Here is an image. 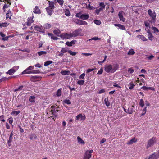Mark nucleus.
<instances>
[{
    "instance_id": "13",
    "label": "nucleus",
    "mask_w": 159,
    "mask_h": 159,
    "mask_svg": "<svg viewBox=\"0 0 159 159\" xmlns=\"http://www.w3.org/2000/svg\"><path fill=\"white\" fill-rule=\"evenodd\" d=\"M89 18V15L88 14H82L81 15L80 19L83 20H87Z\"/></svg>"
},
{
    "instance_id": "58",
    "label": "nucleus",
    "mask_w": 159,
    "mask_h": 159,
    "mask_svg": "<svg viewBox=\"0 0 159 159\" xmlns=\"http://www.w3.org/2000/svg\"><path fill=\"white\" fill-rule=\"evenodd\" d=\"M9 122L10 124H11L13 122V119L12 117H11L9 119Z\"/></svg>"
},
{
    "instance_id": "3",
    "label": "nucleus",
    "mask_w": 159,
    "mask_h": 159,
    "mask_svg": "<svg viewBox=\"0 0 159 159\" xmlns=\"http://www.w3.org/2000/svg\"><path fill=\"white\" fill-rule=\"evenodd\" d=\"M93 151L91 150L89 151H87L86 152L83 159H89L91 157V154L93 153Z\"/></svg>"
},
{
    "instance_id": "5",
    "label": "nucleus",
    "mask_w": 159,
    "mask_h": 159,
    "mask_svg": "<svg viewBox=\"0 0 159 159\" xmlns=\"http://www.w3.org/2000/svg\"><path fill=\"white\" fill-rule=\"evenodd\" d=\"M76 120H77L80 119V121H84L86 119V117L84 115H83L82 114H80L76 116Z\"/></svg>"
},
{
    "instance_id": "30",
    "label": "nucleus",
    "mask_w": 159,
    "mask_h": 159,
    "mask_svg": "<svg viewBox=\"0 0 159 159\" xmlns=\"http://www.w3.org/2000/svg\"><path fill=\"white\" fill-rule=\"evenodd\" d=\"M67 33H63L60 35L59 37L63 39H67Z\"/></svg>"
},
{
    "instance_id": "33",
    "label": "nucleus",
    "mask_w": 159,
    "mask_h": 159,
    "mask_svg": "<svg viewBox=\"0 0 159 159\" xmlns=\"http://www.w3.org/2000/svg\"><path fill=\"white\" fill-rule=\"evenodd\" d=\"M29 138L30 139L32 140L33 138L36 139L37 138V137L36 136L35 134H32L30 136Z\"/></svg>"
},
{
    "instance_id": "54",
    "label": "nucleus",
    "mask_w": 159,
    "mask_h": 159,
    "mask_svg": "<svg viewBox=\"0 0 159 159\" xmlns=\"http://www.w3.org/2000/svg\"><path fill=\"white\" fill-rule=\"evenodd\" d=\"M57 2L59 4L62 6L64 3V1L63 0H57Z\"/></svg>"
},
{
    "instance_id": "60",
    "label": "nucleus",
    "mask_w": 159,
    "mask_h": 159,
    "mask_svg": "<svg viewBox=\"0 0 159 159\" xmlns=\"http://www.w3.org/2000/svg\"><path fill=\"white\" fill-rule=\"evenodd\" d=\"M103 71V68H101L98 71V72L97 73V74L99 75L101 74L102 73Z\"/></svg>"
},
{
    "instance_id": "61",
    "label": "nucleus",
    "mask_w": 159,
    "mask_h": 159,
    "mask_svg": "<svg viewBox=\"0 0 159 159\" xmlns=\"http://www.w3.org/2000/svg\"><path fill=\"white\" fill-rule=\"evenodd\" d=\"M96 68H95L94 69L93 68V69H88L87 70V73H88L89 72H91L93 70H94L95 69H96Z\"/></svg>"
},
{
    "instance_id": "6",
    "label": "nucleus",
    "mask_w": 159,
    "mask_h": 159,
    "mask_svg": "<svg viewBox=\"0 0 159 159\" xmlns=\"http://www.w3.org/2000/svg\"><path fill=\"white\" fill-rule=\"evenodd\" d=\"M41 77L39 76H33L30 78L31 81L33 82L39 81L41 80Z\"/></svg>"
},
{
    "instance_id": "49",
    "label": "nucleus",
    "mask_w": 159,
    "mask_h": 159,
    "mask_svg": "<svg viewBox=\"0 0 159 159\" xmlns=\"http://www.w3.org/2000/svg\"><path fill=\"white\" fill-rule=\"evenodd\" d=\"M68 53L72 56H75L77 54L76 52H73L70 50H68Z\"/></svg>"
},
{
    "instance_id": "41",
    "label": "nucleus",
    "mask_w": 159,
    "mask_h": 159,
    "mask_svg": "<svg viewBox=\"0 0 159 159\" xmlns=\"http://www.w3.org/2000/svg\"><path fill=\"white\" fill-rule=\"evenodd\" d=\"M67 39H70L72 37H74V36L73 35V32L72 33H70V34H68L67 33Z\"/></svg>"
},
{
    "instance_id": "48",
    "label": "nucleus",
    "mask_w": 159,
    "mask_h": 159,
    "mask_svg": "<svg viewBox=\"0 0 159 159\" xmlns=\"http://www.w3.org/2000/svg\"><path fill=\"white\" fill-rule=\"evenodd\" d=\"M87 24V23L85 21L83 20H80V25H86Z\"/></svg>"
},
{
    "instance_id": "57",
    "label": "nucleus",
    "mask_w": 159,
    "mask_h": 159,
    "mask_svg": "<svg viewBox=\"0 0 159 159\" xmlns=\"http://www.w3.org/2000/svg\"><path fill=\"white\" fill-rule=\"evenodd\" d=\"M51 38L52 39H53L54 40H57L58 39H59V38L55 36L53 34V35H52V36H51Z\"/></svg>"
},
{
    "instance_id": "24",
    "label": "nucleus",
    "mask_w": 159,
    "mask_h": 159,
    "mask_svg": "<svg viewBox=\"0 0 159 159\" xmlns=\"http://www.w3.org/2000/svg\"><path fill=\"white\" fill-rule=\"evenodd\" d=\"M62 88H60L58 89L56 92V96L57 97H59L61 95L62 93Z\"/></svg>"
},
{
    "instance_id": "1",
    "label": "nucleus",
    "mask_w": 159,
    "mask_h": 159,
    "mask_svg": "<svg viewBox=\"0 0 159 159\" xmlns=\"http://www.w3.org/2000/svg\"><path fill=\"white\" fill-rule=\"evenodd\" d=\"M157 139L155 137H153L148 141L146 146V148L148 149L150 147H152L156 142Z\"/></svg>"
},
{
    "instance_id": "43",
    "label": "nucleus",
    "mask_w": 159,
    "mask_h": 159,
    "mask_svg": "<svg viewBox=\"0 0 159 159\" xmlns=\"http://www.w3.org/2000/svg\"><path fill=\"white\" fill-rule=\"evenodd\" d=\"M93 22L95 24L98 25H100L101 23V22L100 20H94Z\"/></svg>"
},
{
    "instance_id": "28",
    "label": "nucleus",
    "mask_w": 159,
    "mask_h": 159,
    "mask_svg": "<svg viewBox=\"0 0 159 159\" xmlns=\"http://www.w3.org/2000/svg\"><path fill=\"white\" fill-rule=\"evenodd\" d=\"M135 53V52L134 51V50L132 49H131L128 52L127 54L128 55H133Z\"/></svg>"
},
{
    "instance_id": "15",
    "label": "nucleus",
    "mask_w": 159,
    "mask_h": 159,
    "mask_svg": "<svg viewBox=\"0 0 159 159\" xmlns=\"http://www.w3.org/2000/svg\"><path fill=\"white\" fill-rule=\"evenodd\" d=\"M76 42V40H72L70 42L67 41L66 42V44L68 46H72L73 44H75V42Z\"/></svg>"
},
{
    "instance_id": "9",
    "label": "nucleus",
    "mask_w": 159,
    "mask_h": 159,
    "mask_svg": "<svg viewBox=\"0 0 159 159\" xmlns=\"http://www.w3.org/2000/svg\"><path fill=\"white\" fill-rule=\"evenodd\" d=\"M123 11L119 12L118 13V16L120 21H122L123 22H124L125 20V19L123 17Z\"/></svg>"
},
{
    "instance_id": "53",
    "label": "nucleus",
    "mask_w": 159,
    "mask_h": 159,
    "mask_svg": "<svg viewBox=\"0 0 159 159\" xmlns=\"http://www.w3.org/2000/svg\"><path fill=\"white\" fill-rule=\"evenodd\" d=\"M20 113V111H13L12 112V113L13 114L15 115H17L19 113Z\"/></svg>"
},
{
    "instance_id": "47",
    "label": "nucleus",
    "mask_w": 159,
    "mask_h": 159,
    "mask_svg": "<svg viewBox=\"0 0 159 159\" xmlns=\"http://www.w3.org/2000/svg\"><path fill=\"white\" fill-rule=\"evenodd\" d=\"M45 28L47 29H49L51 27V25L47 23L44 25Z\"/></svg>"
},
{
    "instance_id": "63",
    "label": "nucleus",
    "mask_w": 159,
    "mask_h": 159,
    "mask_svg": "<svg viewBox=\"0 0 159 159\" xmlns=\"http://www.w3.org/2000/svg\"><path fill=\"white\" fill-rule=\"evenodd\" d=\"M4 116L3 115L0 116V118L1 119L0 120L2 121L3 122H4L5 121V120L4 119Z\"/></svg>"
},
{
    "instance_id": "16",
    "label": "nucleus",
    "mask_w": 159,
    "mask_h": 159,
    "mask_svg": "<svg viewBox=\"0 0 159 159\" xmlns=\"http://www.w3.org/2000/svg\"><path fill=\"white\" fill-rule=\"evenodd\" d=\"M16 71V70L14 69V68H12L10 69L8 71L6 72V74H9L10 75H12Z\"/></svg>"
},
{
    "instance_id": "34",
    "label": "nucleus",
    "mask_w": 159,
    "mask_h": 159,
    "mask_svg": "<svg viewBox=\"0 0 159 159\" xmlns=\"http://www.w3.org/2000/svg\"><path fill=\"white\" fill-rule=\"evenodd\" d=\"M23 88V85L20 86L18 88L15 89L14 90V92H16L19 91H20L22 90V89Z\"/></svg>"
},
{
    "instance_id": "29",
    "label": "nucleus",
    "mask_w": 159,
    "mask_h": 159,
    "mask_svg": "<svg viewBox=\"0 0 159 159\" xmlns=\"http://www.w3.org/2000/svg\"><path fill=\"white\" fill-rule=\"evenodd\" d=\"M29 73H33V74H35V73H41V72H40V71L38 70H33L32 71H30Z\"/></svg>"
},
{
    "instance_id": "40",
    "label": "nucleus",
    "mask_w": 159,
    "mask_h": 159,
    "mask_svg": "<svg viewBox=\"0 0 159 159\" xmlns=\"http://www.w3.org/2000/svg\"><path fill=\"white\" fill-rule=\"evenodd\" d=\"M139 105L142 107H143L144 106V101L143 99H141L140 100V102L139 103Z\"/></svg>"
},
{
    "instance_id": "25",
    "label": "nucleus",
    "mask_w": 159,
    "mask_h": 159,
    "mask_svg": "<svg viewBox=\"0 0 159 159\" xmlns=\"http://www.w3.org/2000/svg\"><path fill=\"white\" fill-rule=\"evenodd\" d=\"M7 2V3L8 4H9L7 5L6 3H5V4L4 5L3 7V9L4 11H5V9L6 8H7L8 7H9L10 5H11V3L10 2L8 1Z\"/></svg>"
},
{
    "instance_id": "56",
    "label": "nucleus",
    "mask_w": 159,
    "mask_h": 159,
    "mask_svg": "<svg viewBox=\"0 0 159 159\" xmlns=\"http://www.w3.org/2000/svg\"><path fill=\"white\" fill-rule=\"evenodd\" d=\"M146 111H147V107H145L143 109V112L142 114H141V116H142L145 115L146 112Z\"/></svg>"
},
{
    "instance_id": "50",
    "label": "nucleus",
    "mask_w": 159,
    "mask_h": 159,
    "mask_svg": "<svg viewBox=\"0 0 159 159\" xmlns=\"http://www.w3.org/2000/svg\"><path fill=\"white\" fill-rule=\"evenodd\" d=\"M148 39L149 40H152V39L153 36L151 33L148 34Z\"/></svg>"
},
{
    "instance_id": "22",
    "label": "nucleus",
    "mask_w": 159,
    "mask_h": 159,
    "mask_svg": "<svg viewBox=\"0 0 159 159\" xmlns=\"http://www.w3.org/2000/svg\"><path fill=\"white\" fill-rule=\"evenodd\" d=\"M50 111L51 112L52 114L54 115V117L55 118L57 117L58 116V113L56 112L55 110H51Z\"/></svg>"
},
{
    "instance_id": "2",
    "label": "nucleus",
    "mask_w": 159,
    "mask_h": 159,
    "mask_svg": "<svg viewBox=\"0 0 159 159\" xmlns=\"http://www.w3.org/2000/svg\"><path fill=\"white\" fill-rule=\"evenodd\" d=\"M148 13L152 18L153 22H155L156 20V14L155 12H153L151 9H149L148 11Z\"/></svg>"
},
{
    "instance_id": "10",
    "label": "nucleus",
    "mask_w": 159,
    "mask_h": 159,
    "mask_svg": "<svg viewBox=\"0 0 159 159\" xmlns=\"http://www.w3.org/2000/svg\"><path fill=\"white\" fill-rule=\"evenodd\" d=\"M35 29L37 31H39L43 33L45 32V31L43 28L37 26H36L34 27Z\"/></svg>"
},
{
    "instance_id": "52",
    "label": "nucleus",
    "mask_w": 159,
    "mask_h": 159,
    "mask_svg": "<svg viewBox=\"0 0 159 159\" xmlns=\"http://www.w3.org/2000/svg\"><path fill=\"white\" fill-rule=\"evenodd\" d=\"M30 71H28V70H27V68L24 70V71H23L22 72L21 74H30V73H29Z\"/></svg>"
},
{
    "instance_id": "12",
    "label": "nucleus",
    "mask_w": 159,
    "mask_h": 159,
    "mask_svg": "<svg viewBox=\"0 0 159 159\" xmlns=\"http://www.w3.org/2000/svg\"><path fill=\"white\" fill-rule=\"evenodd\" d=\"M46 10L47 11V12L48 13L50 16L51 15H52V12L53 11V9H52L50 8H49V7H47L46 8Z\"/></svg>"
},
{
    "instance_id": "35",
    "label": "nucleus",
    "mask_w": 159,
    "mask_h": 159,
    "mask_svg": "<svg viewBox=\"0 0 159 159\" xmlns=\"http://www.w3.org/2000/svg\"><path fill=\"white\" fill-rule=\"evenodd\" d=\"M63 102L68 105H70L71 103V102L69 99H65L63 101Z\"/></svg>"
},
{
    "instance_id": "64",
    "label": "nucleus",
    "mask_w": 159,
    "mask_h": 159,
    "mask_svg": "<svg viewBox=\"0 0 159 159\" xmlns=\"http://www.w3.org/2000/svg\"><path fill=\"white\" fill-rule=\"evenodd\" d=\"M65 15L67 16H69L70 15V12L69 11V10H66V12Z\"/></svg>"
},
{
    "instance_id": "7",
    "label": "nucleus",
    "mask_w": 159,
    "mask_h": 159,
    "mask_svg": "<svg viewBox=\"0 0 159 159\" xmlns=\"http://www.w3.org/2000/svg\"><path fill=\"white\" fill-rule=\"evenodd\" d=\"M82 29L81 28H79L75 30L73 32L74 37L78 36L82 32Z\"/></svg>"
},
{
    "instance_id": "19",
    "label": "nucleus",
    "mask_w": 159,
    "mask_h": 159,
    "mask_svg": "<svg viewBox=\"0 0 159 159\" xmlns=\"http://www.w3.org/2000/svg\"><path fill=\"white\" fill-rule=\"evenodd\" d=\"M48 2L49 6L48 7H49V8H50L52 9H54V8L55 7L54 6V2L52 1H48Z\"/></svg>"
},
{
    "instance_id": "21",
    "label": "nucleus",
    "mask_w": 159,
    "mask_h": 159,
    "mask_svg": "<svg viewBox=\"0 0 159 159\" xmlns=\"http://www.w3.org/2000/svg\"><path fill=\"white\" fill-rule=\"evenodd\" d=\"M137 37L141 39L143 41H148V39L143 35H138Z\"/></svg>"
},
{
    "instance_id": "23",
    "label": "nucleus",
    "mask_w": 159,
    "mask_h": 159,
    "mask_svg": "<svg viewBox=\"0 0 159 159\" xmlns=\"http://www.w3.org/2000/svg\"><path fill=\"white\" fill-rule=\"evenodd\" d=\"M53 33L57 36H59L60 34L61 33V31L58 29L54 30H53Z\"/></svg>"
},
{
    "instance_id": "51",
    "label": "nucleus",
    "mask_w": 159,
    "mask_h": 159,
    "mask_svg": "<svg viewBox=\"0 0 159 159\" xmlns=\"http://www.w3.org/2000/svg\"><path fill=\"white\" fill-rule=\"evenodd\" d=\"M11 37V35L7 36L5 37H3L2 39L4 41H7L8 40V38Z\"/></svg>"
},
{
    "instance_id": "37",
    "label": "nucleus",
    "mask_w": 159,
    "mask_h": 159,
    "mask_svg": "<svg viewBox=\"0 0 159 159\" xmlns=\"http://www.w3.org/2000/svg\"><path fill=\"white\" fill-rule=\"evenodd\" d=\"M84 83V81L83 80H80L77 81V84L80 85H82Z\"/></svg>"
},
{
    "instance_id": "11",
    "label": "nucleus",
    "mask_w": 159,
    "mask_h": 159,
    "mask_svg": "<svg viewBox=\"0 0 159 159\" xmlns=\"http://www.w3.org/2000/svg\"><path fill=\"white\" fill-rule=\"evenodd\" d=\"M157 156L156 154L153 153L150 155L148 158H146L145 159H157Z\"/></svg>"
},
{
    "instance_id": "45",
    "label": "nucleus",
    "mask_w": 159,
    "mask_h": 159,
    "mask_svg": "<svg viewBox=\"0 0 159 159\" xmlns=\"http://www.w3.org/2000/svg\"><path fill=\"white\" fill-rule=\"evenodd\" d=\"M152 29L154 31V33H158L159 32V30L156 27L152 26Z\"/></svg>"
},
{
    "instance_id": "14",
    "label": "nucleus",
    "mask_w": 159,
    "mask_h": 159,
    "mask_svg": "<svg viewBox=\"0 0 159 159\" xmlns=\"http://www.w3.org/2000/svg\"><path fill=\"white\" fill-rule=\"evenodd\" d=\"M33 17L31 18L30 17V18H28V22L26 23V25L29 26L31 25V24L32 23H33L34 22V20H32Z\"/></svg>"
},
{
    "instance_id": "38",
    "label": "nucleus",
    "mask_w": 159,
    "mask_h": 159,
    "mask_svg": "<svg viewBox=\"0 0 159 159\" xmlns=\"http://www.w3.org/2000/svg\"><path fill=\"white\" fill-rule=\"evenodd\" d=\"M52 63V62L51 61H47L44 63V66H48L50 64H51Z\"/></svg>"
},
{
    "instance_id": "4",
    "label": "nucleus",
    "mask_w": 159,
    "mask_h": 159,
    "mask_svg": "<svg viewBox=\"0 0 159 159\" xmlns=\"http://www.w3.org/2000/svg\"><path fill=\"white\" fill-rule=\"evenodd\" d=\"M112 66L111 64L106 65L104 67V70L107 73L110 72L112 73L113 72H112Z\"/></svg>"
},
{
    "instance_id": "8",
    "label": "nucleus",
    "mask_w": 159,
    "mask_h": 159,
    "mask_svg": "<svg viewBox=\"0 0 159 159\" xmlns=\"http://www.w3.org/2000/svg\"><path fill=\"white\" fill-rule=\"evenodd\" d=\"M112 66V72L113 73L116 71L119 68V65L117 63H114Z\"/></svg>"
},
{
    "instance_id": "36",
    "label": "nucleus",
    "mask_w": 159,
    "mask_h": 159,
    "mask_svg": "<svg viewBox=\"0 0 159 159\" xmlns=\"http://www.w3.org/2000/svg\"><path fill=\"white\" fill-rule=\"evenodd\" d=\"M70 73V72L69 71L66 70H62L61 72V73L64 75H68Z\"/></svg>"
},
{
    "instance_id": "31",
    "label": "nucleus",
    "mask_w": 159,
    "mask_h": 159,
    "mask_svg": "<svg viewBox=\"0 0 159 159\" xmlns=\"http://www.w3.org/2000/svg\"><path fill=\"white\" fill-rule=\"evenodd\" d=\"M35 98V97L34 96H31L30 98L29 99V100L30 102H35V100L34 99Z\"/></svg>"
},
{
    "instance_id": "42",
    "label": "nucleus",
    "mask_w": 159,
    "mask_h": 159,
    "mask_svg": "<svg viewBox=\"0 0 159 159\" xmlns=\"http://www.w3.org/2000/svg\"><path fill=\"white\" fill-rule=\"evenodd\" d=\"M12 138L9 137V140L7 141V144L9 146H10L11 145V143L12 142Z\"/></svg>"
},
{
    "instance_id": "44",
    "label": "nucleus",
    "mask_w": 159,
    "mask_h": 159,
    "mask_svg": "<svg viewBox=\"0 0 159 159\" xmlns=\"http://www.w3.org/2000/svg\"><path fill=\"white\" fill-rule=\"evenodd\" d=\"M129 89L131 90L133 89L134 87L135 86V85L132 82H131L129 83Z\"/></svg>"
},
{
    "instance_id": "39",
    "label": "nucleus",
    "mask_w": 159,
    "mask_h": 159,
    "mask_svg": "<svg viewBox=\"0 0 159 159\" xmlns=\"http://www.w3.org/2000/svg\"><path fill=\"white\" fill-rule=\"evenodd\" d=\"M8 12L7 13V18H9V16H11L12 15V14L11 11L10 10H8Z\"/></svg>"
},
{
    "instance_id": "17",
    "label": "nucleus",
    "mask_w": 159,
    "mask_h": 159,
    "mask_svg": "<svg viewBox=\"0 0 159 159\" xmlns=\"http://www.w3.org/2000/svg\"><path fill=\"white\" fill-rule=\"evenodd\" d=\"M134 106L132 105L131 107H129L127 110V112L129 114H132L134 111Z\"/></svg>"
},
{
    "instance_id": "62",
    "label": "nucleus",
    "mask_w": 159,
    "mask_h": 159,
    "mask_svg": "<svg viewBox=\"0 0 159 159\" xmlns=\"http://www.w3.org/2000/svg\"><path fill=\"white\" fill-rule=\"evenodd\" d=\"M104 102L106 106L107 107H108L110 105V103L109 102H107L106 100V99L104 100Z\"/></svg>"
},
{
    "instance_id": "20",
    "label": "nucleus",
    "mask_w": 159,
    "mask_h": 159,
    "mask_svg": "<svg viewBox=\"0 0 159 159\" xmlns=\"http://www.w3.org/2000/svg\"><path fill=\"white\" fill-rule=\"evenodd\" d=\"M114 25L115 26L118 27L121 30H125V26L122 25H121V24H114Z\"/></svg>"
},
{
    "instance_id": "32",
    "label": "nucleus",
    "mask_w": 159,
    "mask_h": 159,
    "mask_svg": "<svg viewBox=\"0 0 159 159\" xmlns=\"http://www.w3.org/2000/svg\"><path fill=\"white\" fill-rule=\"evenodd\" d=\"M47 53L46 52L44 51H41L38 52L39 56H41L42 55H45Z\"/></svg>"
},
{
    "instance_id": "18",
    "label": "nucleus",
    "mask_w": 159,
    "mask_h": 159,
    "mask_svg": "<svg viewBox=\"0 0 159 159\" xmlns=\"http://www.w3.org/2000/svg\"><path fill=\"white\" fill-rule=\"evenodd\" d=\"M33 12L34 13L39 14H40L41 13L40 9H39L37 6L35 7L34 10L33 11Z\"/></svg>"
},
{
    "instance_id": "59",
    "label": "nucleus",
    "mask_w": 159,
    "mask_h": 159,
    "mask_svg": "<svg viewBox=\"0 0 159 159\" xmlns=\"http://www.w3.org/2000/svg\"><path fill=\"white\" fill-rule=\"evenodd\" d=\"M81 12H80L79 13H76L75 16L77 17H78V18L80 17V18L81 16Z\"/></svg>"
},
{
    "instance_id": "26",
    "label": "nucleus",
    "mask_w": 159,
    "mask_h": 159,
    "mask_svg": "<svg viewBox=\"0 0 159 159\" xmlns=\"http://www.w3.org/2000/svg\"><path fill=\"white\" fill-rule=\"evenodd\" d=\"M137 140H136L135 138L132 139L130 140L127 143L128 144H132L133 143H135L136 142Z\"/></svg>"
},
{
    "instance_id": "46",
    "label": "nucleus",
    "mask_w": 159,
    "mask_h": 159,
    "mask_svg": "<svg viewBox=\"0 0 159 159\" xmlns=\"http://www.w3.org/2000/svg\"><path fill=\"white\" fill-rule=\"evenodd\" d=\"M68 50H67L66 48H62L61 50V52L63 53H66V52H68Z\"/></svg>"
},
{
    "instance_id": "55",
    "label": "nucleus",
    "mask_w": 159,
    "mask_h": 159,
    "mask_svg": "<svg viewBox=\"0 0 159 159\" xmlns=\"http://www.w3.org/2000/svg\"><path fill=\"white\" fill-rule=\"evenodd\" d=\"M8 25V24L6 23L0 24V27H6Z\"/></svg>"
},
{
    "instance_id": "27",
    "label": "nucleus",
    "mask_w": 159,
    "mask_h": 159,
    "mask_svg": "<svg viewBox=\"0 0 159 159\" xmlns=\"http://www.w3.org/2000/svg\"><path fill=\"white\" fill-rule=\"evenodd\" d=\"M78 141L80 143L84 144L85 143L84 142L79 136L77 137Z\"/></svg>"
}]
</instances>
